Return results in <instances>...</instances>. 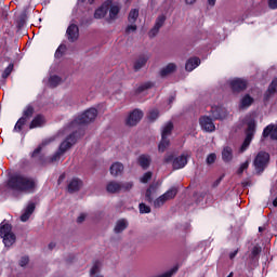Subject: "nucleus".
Wrapping results in <instances>:
<instances>
[{
  "label": "nucleus",
  "mask_w": 277,
  "mask_h": 277,
  "mask_svg": "<svg viewBox=\"0 0 277 277\" xmlns=\"http://www.w3.org/2000/svg\"><path fill=\"white\" fill-rule=\"evenodd\" d=\"M171 103H174V96L169 97V105H171Z\"/></svg>",
  "instance_id": "obj_62"
},
{
  "label": "nucleus",
  "mask_w": 277,
  "mask_h": 277,
  "mask_svg": "<svg viewBox=\"0 0 277 277\" xmlns=\"http://www.w3.org/2000/svg\"><path fill=\"white\" fill-rule=\"evenodd\" d=\"M168 146H170V138H168V136H161V141L158 145L159 153H166Z\"/></svg>",
  "instance_id": "obj_32"
},
{
  "label": "nucleus",
  "mask_w": 277,
  "mask_h": 277,
  "mask_svg": "<svg viewBox=\"0 0 277 277\" xmlns=\"http://www.w3.org/2000/svg\"><path fill=\"white\" fill-rule=\"evenodd\" d=\"M159 29L157 27H153V29L149 30V38H155V36H157L159 34Z\"/></svg>",
  "instance_id": "obj_52"
},
{
  "label": "nucleus",
  "mask_w": 277,
  "mask_h": 277,
  "mask_svg": "<svg viewBox=\"0 0 277 277\" xmlns=\"http://www.w3.org/2000/svg\"><path fill=\"white\" fill-rule=\"evenodd\" d=\"M187 166V156L181 155L173 159V170H183Z\"/></svg>",
  "instance_id": "obj_14"
},
{
  "label": "nucleus",
  "mask_w": 277,
  "mask_h": 277,
  "mask_svg": "<svg viewBox=\"0 0 277 277\" xmlns=\"http://www.w3.org/2000/svg\"><path fill=\"white\" fill-rule=\"evenodd\" d=\"M249 166H250L249 161H246L242 164H240V167H239V169L237 171V174H243V171L248 170Z\"/></svg>",
  "instance_id": "obj_49"
},
{
  "label": "nucleus",
  "mask_w": 277,
  "mask_h": 277,
  "mask_svg": "<svg viewBox=\"0 0 277 277\" xmlns=\"http://www.w3.org/2000/svg\"><path fill=\"white\" fill-rule=\"evenodd\" d=\"M237 254H239V249H236L235 251L229 253V259L230 261H233V259H235V256H237Z\"/></svg>",
  "instance_id": "obj_57"
},
{
  "label": "nucleus",
  "mask_w": 277,
  "mask_h": 277,
  "mask_svg": "<svg viewBox=\"0 0 277 277\" xmlns=\"http://www.w3.org/2000/svg\"><path fill=\"white\" fill-rule=\"evenodd\" d=\"M222 179H224V176H220L213 184L212 187H217L220 185V183H222Z\"/></svg>",
  "instance_id": "obj_58"
},
{
  "label": "nucleus",
  "mask_w": 277,
  "mask_h": 277,
  "mask_svg": "<svg viewBox=\"0 0 277 277\" xmlns=\"http://www.w3.org/2000/svg\"><path fill=\"white\" fill-rule=\"evenodd\" d=\"M215 159H217V156L215 154H209L206 161L208 166H211L212 163H215Z\"/></svg>",
  "instance_id": "obj_48"
},
{
  "label": "nucleus",
  "mask_w": 277,
  "mask_h": 277,
  "mask_svg": "<svg viewBox=\"0 0 277 277\" xmlns=\"http://www.w3.org/2000/svg\"><path fill=\"white\" fill-rule=\"evenodd\" d=\"M176 194H179V189L176 187H171L169 190H167L162 196L168 200H174L176 198Z\"/></svg>",
  "instance_id": "obj_33"
},
{
  "label": "nucleus",
  "mask_w": 277,
  "mask_h": 277,
  "mask_svg": "<svg viewBox=\"0 0 277 277\" xmlns=\"http://www.w3.org/2000/svg\"><path fill=\"white\" fill-rule=\"evenodd\" d=\"M62 83V77L57 75H53L49 78V87L50 88H57Z\"/></svg>",
  "instance_id": "obj_35"
},
{
  "label": "nucleus",
  "mask_w": 277,
  "mask_h": 277,
  "mask_svg": "<svg viewBox=\"0 0 277 277\" xmlns=\"http://www.w3.org/2000/svg\"><path fill=\"white\" fill-rule=\"evenodd\" d=\"M34 114H36V108H34V105L28 104L24 110H23V116L24 120L28 121L30 118H34Z\"/></svg>",
  "instance_id": "obj_24"
},
{
  "label": "nucleus",
  "mask_w": 277,
  "mask_h": 277,
  "mask_svg": "<svg viewBox=\"0 0 277 277\" xmlns=\"http://www.w3.org/2000/svg\"><path fill=\"white\" fill-rule=\"evenodd\" d=\"M106 190L108 192V194H118L122 192V183L111 181L107 184Z\"/></svg>",
  "instance_id": "obj_19"
},
{
  "label": "nucleus",
  "mask_w": 277,
  "mask_h": 277,
  "mask_svg": "<svg viewBox=\"0 0 277 277\" xmlns=\"http://www.w3.org/2000/svg\"><path fill=\"white\" fill-rule=\"evenodd\" d=\"M262 137H271V140H277V124L269 123L263 130Z\"/></svg>",
  "instance_id": "obj_12"
},
{
  "label": "nucleus",
  "mask_w": 277,
  "mask_h": 277,
  "mask_svg": "<svg viewBox=\"0 0 277 277\" xmlns=\"http://www.w3.org/2000/svg\"><path fill=\"white\" fill-rule=\"evenodd\" d=\"M200 64V58L199 57H190L186 61V64H185V70L187 72H192L193 70H196V68H198Z\"/></svg>",
  "instance_id": "obj_16"
},
{
  "label": "nucleus",
  "mask_w": 277,
  "mask_h": 277,
  "mask_svg": "<svg viewBox=\"0 0 277 277\" xmlns=\"http://www.w3.org/2000/svg\"><path fill=\"white\" fill-rule=\"evenodd\" d=\"M254 103V97L250 96V94H246L239 104L240 109H248Z\"/></svg>",
  "instance_id": "obj_26"
},
{
  "label": "nucleus",
  "mask_w": 277,
  "mask_h": 277,
  "mask_svg": "<svg viewBox=\"0 0 277 277\" xmlns=\"http://www.w3.org/2000/svg\"><path fill=\"white\" fill-rule=\"evenodd\" d=\"M29 263V256H23L21 260H19V265L21 267H25L26 265H28Z\"/></svg>",
  "instance_id": "obj_51"
},
{
  "label": "nucleus",
  "mask_w": 277,
  "mask_h": 277,
  "mask_svg": "<svg viewBox=\"0 0 277 277\" xmlns=\"http://www.w3.org/2000/svg\"><path fill=\"white\" fill-rule=\"evenodd\" d=\"M64 53H66V44H61L57 49L56 52L54 54V57H56L57 60H60V57L64 56Z\"/></svg>",
  "instance_id": "obj_42"
},
{
  "label": "nucleus",
  "mask_w": 277,
  "mask_h": 277,
  "mask_svg": "<svg viewBox=\"0 0 277 277\" xmlns=\"http://www.w3.org/2000/svg\"><path fill=\"white\" fill-rule=\"evenodd\" d=\"M82 222H85V214L82 213L77 217V223L82 224Z\"/></svg>",
  "instance_id": "obj_55"
},
{
  "label": "nucleus",
  "mask_w": 277,
  "mask_h": 277,
  "mask_svg": "<svg viewBox=\"0 0 277 277\" xmlns=\"http://www.w3.org/2000/svg\"><path fill=\"white\" fill-rule=\"evenodd\" d=\"M45 122L44 115L39 114L34 117L29 124V129H38V127H42Z\"/></svg>",
  "instance_id": "obj_21"
},
{
  "label": "nucleus",
  "mask_w": 277,
  "mask_h": 277,
  "mask_svg": "<svg viewBox=\"0 0 277 277\" xmlns=\"http://www.w3.org/2000/svg\"><path fill=\"white\" fill-rule=\"evenodd\" d=\"M268 8L271 10H277V0H268Z\"/></svg>",
  "instance_id": "obj_53"
},
{
  "label": "nucleus",
  "mask_w": 277,
  "mask_h": 277,
  "mask_svg": "<svg viewBox=\"0 0 277 277\" xmlns=\"http://www.w3.org/2000/svg\"><path fill=\"white\" fill-rule=\"evenodd\" d=\"M0 239H3L5 248H11L16 243V235L12 233V225L9 223L0 224Z\"/></svg>",
  "instance_id": "obj_3"
},
{
  "label": "nucleus",
  "mask_w": 277,
  "mask_h": 277,
  "mask_svg": "<svg viewBox=\"0 0 277 277\" xmlns=\"http://www.w3.org/2000/svg\"><path fill=\"white\" fill-rule=\"evenodd\" d=\"M138 211L140 213L144 214V213H150L151 209H150V206H147L146 203L142 202L138 205Z\"/></svg>",
  "instance_id": "obj_44"
},
{
  "label": "nucleus",
  "mask_w": 277,
  "mask_h": 277,
  "mask_svg": "<svg viewBox=\"0 0 277 277\" xmlns=\"http://www.w3.org/2000/svg\"><path fill=\"white\" fill-rule=\"evenodd\" d=\"M277 92V78H274L271 84L268 85V89L264 93V102L267 103L272 98L273 94H276Z\"/></svg>",
  "instance_id": "obj_13"
},
{
  "label": "nucleus",
  "mask_w": 277,
  "mask_h": 277,
  "mask_svg": "<svg viewBox=\"0 0 277 277\" xmlns=\"http://www.w3.org/2000/svg\"><path fill=\"white\" fill-rule=\"evenodd\" d=\"M155 83L148 81V82H144L143 84H141L136 90L135 93L136 94H142V92H146V90H150V88H154Z\"/></svg>",
  "instance_id": "obj_37"
},
{
  "label": "nucleus",
  "mask_w": 277,
  "mask_h": 277,
  "mask_svg": "<svg viewBox=\"0 0 277 277\" xmlns=\"http://www.w3.org/2000/svg\"><path fill=\"white\" fill-rule=\"evenodd\" d=\"M199 124L207 133H213L215 131V123H213V119L209 116L200 117Z\"/></svg>",
  "instance_id": "obj_10"
},
{
  "label": "nucleus",
  "mask_w": 277,
  "mask_h": 277,
  "mask_svg": "<svg viewBox=\"0 0 277 277\" xmlns=\"http://www.w3.org/2000/svg\"><path fill=\"white\" fill-rule=\"evenodd\" d=\"M164 202H168V200L166 199L164 195H161L160 197H158L157 199L154 200L155 209H161V207H163Z\"/></svg>",
  "instance_id": "obj_40"
},
{
  "label": "nucleus",
  "mask_w": 277,
  "mask_h": 277,
  "mask_svg": "<svg viewBox=\"0 0 277 277\" xmlns=\"http://www.w3.org/2000/svg\"><path fill=\"white\" fill-rule=\"evenodd\" d=\"M133 189V182L121 183V192H131Z\"/></svg>",
  "instance_id": "obj_46"
},
{
  "label": "nucleus",
  "mask_w": 277,
  "mask_h": 277,
  "mask_svg": "<svg viewBox=\"0 0 277 277\" xmlns=\"http://www.w3.org/2000/svg\"><path fill=\"white\" fill-rule=\"evenodd\" d=\"M155 192H157V185L156 184H150L149 187L146 189L145 193V200L149 203H153V194H155Z\"/></svg>",
  "instance_id": "obj_28"
},
{
  "label": "nucleus",
  "mask_w": 277,
  "mask_h": 277,
  "mask_svg": "<svg viewBox=\"0 0 277 277\" xmlns=\"http://www.w3.org/2000/svg\"><path fill=\"white\" fill-rule=\"evenodd\" d=\"M210 111L214 120H222L225 116L224 109H222L220 106H212Z\"/></svg>",
  "instance_id": "obj_25"
},
{
  "label": "nucleus",
  "mask_w": 277,
  "mask_h": 277,
  "mask_svg": "<svg viewBox=\"0 0 277 277\" xmlns=\"http://www.w3.org/2000/svg\"><path fill=\"white\" fill-rule=\"evenodd\" d=\"M163 23H166V15H160L157 17L155 26L157 29H161L163 27Z\"/></svg>",
  "instance_id": "obj_43"
},
{
  "label": "nucleus",
  "mask_w": 277,
  "mask_h": 277,
  "mask_svg": "<svg viewBox=\"0 0 277 277\" xmlns=\"http://www.w3.org/2000/svg\"><path fill=\"white\" fill-rule=\"evenodd\" d=\"M107 10L108 9L105 5L100 6L94 12V18H97V19L105 18V16L107 15Z\"/></svg>",
  "instance_id": "obj_34"
},
{
  "label": "nucleus",
  "mask_w": 277,
  "mask_h": 277,
  "mask_svg": "<svg viewBox=\"0 0 277 277\" xmlns=\"http://www.w3.org/2000/svg\"><path fill=\"white\" fill-rule=\"evenodd\" d=\"M140 16V10L137 9H132L129 13V16H128V21L129 23H131L132 25H134V23L137 21Z\"/></svg>",
  "instance_id": "obj_36"
},
{
  "label": "nucleus",
  "mask_w": 277,
  "mask_h": 277,
  "mask_svg": "<svg viewBox=\"0 0 277 277\" xmlns=\"http://www.w3.org/2000/svg\"><path fill=\"white\" fill-rule=\"evenodd\" d=\"M55 242H50L49 245H48V248H49V250H53L54 248H55Z\"/></svg>",
  "instance_id": "obj_60"
},
{
  "label": "nucleus",
  "mask_w": 277,
  "mask_h": 277,
  "mask_svg": "<svg viewBox=\"0 0 277 277\" xmlns=\"http://www.w3.org/2000/svg\"><path fill=\"white\" fill-rule=\"evenodd\" d=\"M129 226V223H127V221L124 219H121L119 221H117L116 226H115V233L119 234L122 233L123 230H127Z\"/></svg>",
  "instance_id": "obj_29"
},
{
  "label": "nucleus",
  "mask_w": 277,
  "mask_h": 277,
  "mask_svg": "<svg viewBox=\"0 0 277 277\" xmlns=\"http://www.w3.org/2000/svg\"><path fill=\"white\" fill-rule=\"evenodd\" d=\"M144 118V113L140 109H134L130 113L129 117L126 120L128 127H135Z\"/></svg>",
  "instance_id": "obj_9"
},
{
  "label": "nucleus",
  "mask_w": 277,
  "mask_h": 277,
  "mask_svg": "<svg viewBox=\"0 0 277 277\" xmlns=\"http://www.w3.org/2000/svg\"><path fill=\"white\" fill-rule=\"evenodd\" d=\"M100 267H101V261L96 260V261L93 263V266H92V268H91V271H90V275H91V276H94L95 274H97Z\"/></svg>",
  "instance_id": "obj_45"
},
{
  "label": "nucleus",
  "mask_w": 277,
  "mask_h": 277,
  "mask_svg": "<svg viewBox=\"0 0 277 277\" xmlns=\"http://www.w3.org/2000/svg\"><path fill=\"white\" fill-rule=\"evenodd\" d=\"M166 163H172V166H174V156L173 155H169L164 158Z\"/></svg>",
  "instance_id": "obj_54"
},
{
  "label": "nucleus",
  "mask_w": 277,
  "mask_h": 277,
  "mask_svg": "<svg viewBox=\"0 0 277 277\" xmlns=\"http://www.w3.org/2000/svg\"><path fill=\"white\" fill-rule=\"evenodd\" d=\"M186 5H194L196 3V0H185Z\"/></svg>",
  "instance_id": "obj_59"
},
{
  "label": "nucleus",
  "mask_w": 277,
  "mask_h": 277,
  "mask_svg": "<svg viewBox=\"0 0 277 277\" xmlns=\"http://www.w3.org/2000/svg\"><path fill=\"white\" fill-rule=\"evenodd\" d=\"M13 70H14V64L11 63V64H9V66L2 71L0 81H2V83H5V79H8V77H10V76L12 75V71H13Z\"/></svg>",
  "instance_id": "obj_30"
},
{
  "label": "nucleus",
  "mask_w": 277,
  "mask_h": 277,
  "mask_svg": "<svg viewBox=\"0 0 277 277\" xmlns=\"http://www.w3.org/2000/svg\"><path fill=\"white\" fill-rule=\"evenodd\" d=\"M98 116V110L96 108H89L81 115H79L74 121L72 124H90L94 122Z\"/></svg>",
  "instance_id": "obj_5"
},
{
  "label": "nucleus",
  "mask_w": 277,
  "mask_h": 277,
  "mask_svg": "<svg viewBox=\"0 0 277 277\" xmlns=\"http://www.w3.org/2000/svg\"><path fill=\"white\" fill-rule=\"evenodd\" d=\"M66 35L69 42H77L79 40V26L77 24H70L67 27Z\"/></svg>",
  "instance_id": "obj_11"
},
{
  "label": "nucleus",
  "mask_w": 277,
  "mask_h": 277,
  "mask_svg": "<svg viewBox=\"0 0 277 277\" xmlns=\"http://www.w3.org/2000/svg\"><path fill=\"white\" fill-rule=\"evenodd\" d=\"M149 57L142 54L138 56V58L134 62V71L135 72H140V70H142V68H144V66H146V64L148 63Z\"/></svg>",
  "instance_id": "obj_17"
},
{
  "label": "nucleus",
  "mask_w": 277,
  "mask_h": 277,
  "mask_svg": "<svg viewBox=\"0 0 277 277\" xmlns=\"http://www.w3.org/2000/svg\"><path fill=\"white\" fill-rule=\"evenodd\" d=\"M259 254H261V249H259V247H254L252 249V255L253 256H259Z\"/></svg>",
  "instance_id": "obj_56"
},
{
  "label": "nucleus",
  "mask_w": 277,
  "mask_h": 277,
  "mask_svg": "<svg viewBox=\"0 0 277 277\" xmlns=\"http://www.w3.org/2000/svg\"><path fill=\"white\" fill-rule=\"evenodd\" d=\"M174 123H172V121H169L162 129L161 137H168L169 135H172Z\"/></svg>",
  "instance_id": "obj_31"
},
{
  "label": "nucleus",
  "mask_w": 277,
  "mask_h": 277,
  "mask_svg": "<svg viewBox=\"0 0 277 277\" xmlns=\"http://www.w3.org/2000/svg\"><path fill=\"white\" fill-rule=\"evenodd\" d=\"M77 144V132L69 134L60 145L58 149L55 154L50 158V163H54V161H60L62 159V155H65L67 150H70L72 146Z\"/></svg>",
  "instance_id": "obj_2"
},
{
  "label": "nucleus",
  "mask_w": 277,
  "mask_h": 277,
  "mask_svg": "<svg viewBox=\"0 0 277 277\" xmlns=\"http://www.w3.org/2000/svg\"><path fill=\"white\" fill-rule=\"evenodd\" d=\"M147 118L150 122H155V120H157V118H159V110L158 109L149 110Z\"/></svg>",
  "instance_id": "obj_41"
},
{
  "label": "nucleus",
  "mask_w": 277,
  "mask_h": 277,
  "mask_svg": "<svg viewBox=\"0 0 277 277\" xmlns=\"http://www.w3.org/2000/svg\"><path fill=\"white\" fill-rule=\"evenodd\" d=\"M25 124H27L26 119L21 117L17 120V122L15 123V127H14L13 131H15V133H21V131H23V127H25Z\"/></svg>",
  "instance_id": "obj_38"
},
{
  "label": "nucleus",
  "mask_w": 277,
  "mask_h": 277,
  "mask_svg": "<svg viewBox=\"0 0 277 277\" xmlns=\"http://www.w3.org/2000/svg\"><path fill=\"white\" fill-rule=\"evenodd\" d=\"M36 211V203L30 202L25 209V212L21 215V222H27L32 213Z\"/></svg>",
  "instance_id": "obj_18"
},
{
  "label": "nucleus",
  "mask_w": 277,
  "mask_h": 277,
  "mask_svg": "<svg viewBox=\"0 0 277 277\" xmlns=\"http://www.w3.org/2000/svg\"><path fill=\"white\" fill-rule=\"evenodd\" d=\"M51 144V140L43 141L31 154L30 157L35 161V163H38L39 166H47V155L42 153V148L44 146H49Z\"/></svg>",
  "instance_id": "obj_6"
},
{
  "label": "nucleus",
  "mask_w": 277,
  "mask_h": 277,
  "mask_svg": "<svg viewBox=\"0 0 277 277\" xmlns=\"http://www.w3.org/2000/svg\"><path fill=\"white\" fill-rule=\"evenodd\" d=\"M222 159L225 163L233 161V148L226 146L222 150Z\"/></svg>",
  "instance_id": "obj_27"
},
{
  "label": "nucleus",
  "mask_w": 277,
  "mask_h": 277,
  "mask_svg": "<svg viewBox=\"0 0 277 277\" xmlns=\"http://www.w3.org/2000/svg\"><path fill=\"white\" fill-rule=\"evenodd\" d=\"M118 14H120V6L118 5L110 6L109 18H111V21H116V18H118Z\"/></svg>",
  "instance_id": "obj_39"
},
{
  "label": "nucleus",
  "mask_w": 277,
  "mask_h": 277,
  "mask_svg": "<svg viewBox=\"0 0 277 277\" xmlns=\"http://www.w3.org/2000/svg\"><path fill=\"white\" fill-rule=\"evenodd\" d=\"M150 179H153V172L148 171L144 173L143 176L141 177V183H148Z\"/></svg>",
  "instance_id": "obj_47"
},
{
  "label": "nucleus",
  "mask_w": 277,
  "mask_h": 277,
  "mask_svg": "<svg viewBox=\"0 0 277 277\" xmlns=\"http://www.w3.org/2000/svg\"><path fill=\"white\" fill-rule=\"evenodd\" d=\"M6 189L12 193V196L17 198L23 194H34L36 192V180L21 172L9 174L6 180Z\"/></svg>",
  "instance_id": "obj_1"
},
{
  "label": "nucleus",
  "mask_w": 277,
  "mask_h": 277,
  "mask_svg": "<svg viewBox=\"0 0 277 277\" xmlns=\"http://www.w3.org/2000/svg\"><path fill=\"white\" fill-rule=\"evenodd\" d=\"M82 185H83V182L79 180V177H74L67 186L68 193L75 194V192H79Z\"/></svg>",
  "instance_id": "obj_15"
},
{
  "label": "nucleus",
  "mask_w": 277,
  "mask_h": 277,
  "mask_svg": "<svg viewBox=\"0 0 277 277\" xmlns=\"http://www.w3.org/2000/svg\"><path fill=\"white\" fill-rule=\"evenodd\" d=\"M173 72H176V64L169 63L166 67L160 69L159 75L160 77L166 78L169 75H172Z\"/></svg>",
  "instance_id": "obj_20"
},
{
  "label": "nucleus",
  "mask_w": 277,
  "mask_h": 277,
  "mask_svg": "<svg viewBox=\"0 0 277 277\" xmlns=\"http://www.w3.org/2000/svg\"><path fill=\"white\" fill-rule=\"evenodd\" d=\"M268 163H269V154L266 151H260L253 160V166L256 172L259 173L264 172Z\"/></svg>",
  "instance_id": "obj_7"
},
{
  "label": "nucleus",
  "mask_w": 277,
  "mask_h": 277,
  "mask_svg": "<svg viewBox=\"0 0 277 277\" xmlns=\"http://www.w3.org/2000/svg\"><path fill=\"white\" fill-rule=\"evenodd\" d=\"M217 0H208V4H210L211 5V8H213L214 5H215V2H216Z\"/></svg>",
  "instance_id": "obj_61"
},
{
  "label": "nucleus",
  "mask_w": 277,
  "mask_h": 277,
  "mask_svg": "<svg viewBox=\"0 0 277 277\" xmlns=\"http://www.w3.org/2000/svg\"><path fill=\"white\" fill-rule=\"evenodd\" d=\"M124 172V164L122 162H114L110 166V174L111 176H120Z\"/></svg>",
  "instance_id": "obj_23"
},
{
  "label": "nucleus",
  "mask_w": 277,
  "mask_h": 277,
  "mask_svg": "<svg viewBox=\"0 0 277 277\" xmlns=\"http://www.w3.org/2000/svg\"><path fill=\"white\" fill-rule=\"evenodd\" d=\"M23 24H24V22H23V19H21V21L18 22V27H23Z\"/></svg>",
  "instance_id": "obj_63"
},
{
  "label": "nucleus",
  "mask_w": 277,
  "mask_h": 277,
  "mask_svg": "<svg viewBox=\"0 0 277 277\" xmlns=\"http://www.w3.org/2000/svg\"><path fill=\"white\" fill-rule=\"evenodd\" d=\"M150 162H151V159H150V156L148 155L142 154L137 158V163L140 167H142L143 170H148V168H150Z\"/></svg>",
  "instance_id": "obj_22"
},
{
  "label": "nucleus",
  "mask_w": 277,
  "mask_h": 277,
  "mask_svg": "<svg viewBox=\"0 0 277 277\" xmlns=\"http://www.w3.org/2000/svg\"><path fill=\"white\" fill-rule=\"evenodd\" d=\"M131 31H137V25H129L126 28V34L129 36V34H131Z\"/></svg>",
  "instance_id": "obj_50"
},
{
  "label": "nucleus",
  "mask_w": 277,
  "mask_h": 277,
  "mask_svg": "<svg viewBox=\"0 0 277 277\" xmlns=\"http://www.w3.org/2000/svg\"><path fill=\"white\" fill-rule=\"evenodd\" d=\"M229 85L234 94H239V92H243V90L248 88V80H245L241 78H235L229 82Z\"/></svg>",
  "instance_id": "obj_8"
},
{
  "label": "nucleus",
  "mask_w": 277,
  "mask_h": 277,
  "mask_svg": "<svg viewBox=\"0 0 277 277\" xmlns=\"http://www.w3.org/2000/svg\"><path fill=\"white\" fill-rule=\"evenodd\" d=\"M245 133L246 137L245 141L242 142V145L240 146V153H246V150H248V148L250 147V144H252V140H254V133H256V121L250 120L247 123V129Z\"/></svg>",
  "instance_id": "obj_4"
},
{
  "label": "nucleus",
  "mask_w": 277,
  "mask_h": 277,
  "mask_svg": "<svg viewBox=\"0 0 277 277\" xmlns=\"http://www.w3.org/2000/svg\"><path fill=\"white\" fill-rule=\"evenodd\" d=\"M81 1H82V3L85 2V0H81ZM89 3H90V5H92V3H94V0H89Z\"/></svg>",
  "instance_id": "obj_64"
}]
</instances>
